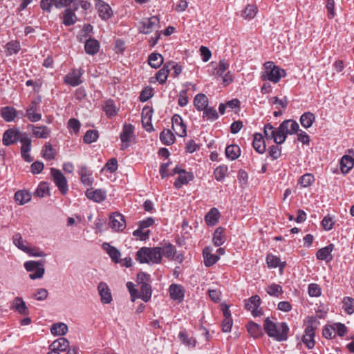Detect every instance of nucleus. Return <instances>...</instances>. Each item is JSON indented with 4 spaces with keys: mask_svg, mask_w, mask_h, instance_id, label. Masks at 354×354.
Here are the masks:
<instances>
[{
    "mask_svg": "<svg viewBox=\"0 0 354 354\" xmlns=\"http://www.w3.org/2000/svg\"><path fill=\"white\" fill-rule=\"evenodd\" d=\"M264 330L268 335L274 339L281 342L286 340L289 328L286 323H274L269 317L264 321Z\"/></svg>",
    "mask_w": 354,
    "mask_h": 354,
    "instance_id": "nucleus-1",
    "label": "nucleus"
},
{
    "mask_svg": "<svg viewBox=\"0 0 354 354\" xmlns=\"http://www.w3.org/2000/svg\"><path fill=\"white\" fill-rule=\"evenodd\" d=\"M285 70L275 65L273 62H267L263 64V70L261 74L262 80H268L274 84L278 83L282 77H286Z\"/></svg>",
    "mask_w": 354,
    "mask_h": 354,
    "instance_id": "nucleus-2",
    "label": "nucleus"
},
{
    "mask_svg": "<svg viewBox=\"0 0 354 354\" xmlns=\"http://www.w3.org/2000/svg\"><path fill=\"white\" fill-rule=\"evenodd\" d=\"M136 260L141 263H159L161 261L160 248H140L136 253Z\"/></svg>",
    "mask_w": 354,
    "mask_h": 354,
    "instance_id": "nucleus-3",
    "label": "nucleus"
},
{
    "mask_svg": "<svg viewBox=\"0 0 354 354\" xmlns=\"http://www.w3.org/2000/svg\"><path fill=\"white\" fill-rule=\"evenodd\" d=\"M283 127V124H280L279 127L275 129L271 124H266L263 128L265 137L267 139H273L277 145L283 143L287 138Z\"/></svg>",
    "mask_w": 354,
    "mask_h": 354,
    "instance_id": "nucleus-4",
    "label": "nucleus"
},
{
    "mask_svg": "<svg viewBox=\"0 0 354 354\" xmlns=\"http://www.w3.org/2000/svg\"><path fill=\"white\" fill-rule=\"evenodd\" d=\"M44 261H28L24 263L25 269L31 272L29 278L32 280L41 279L45 273Z\"/></svg>",
    "mask_w": 354,
    "mask_h": 354,
    "instance_id": "nucleus-5",
    "label": "nucleus"
},
{
    "mask_svg": "<svg viewBox=\"0 0 354 354\" xmlns=\"http://www.w3.org/2000/svg\"><path fill=\"white\" fill-rule=\"evenodd\" d=\"M178 174V177L174 183V186L176 189H180L183 185H187L189 182L194 179V174L192 172L185 171L178 167H176L173 169V173L170 175Z\"/></svg>",
    "mask_w": 354,
    "mask_h": 354,
    "instance_id": "nucleus-6",
    "label": "nucleus"
},
{
    "mask_svg": "<svg viewBox=\"0 0 354 354\" xmlns=\"http://www.w3.org/2000/svg\"><path fill=\"white\" fill-rule=\"evenodd\" d=\"M50 174L53 177V181L58 187L59 190L63 194H66L68 189L67 180L64 174L61 172L60 170L55 168H52L50 169Z\"/></svg>",
    "mask_w": 354,
    "mask_h": 354,
    "instance_id": "nucleus-7",
    "label": "nucleus"
},
{
    "mask_svg": "<svg viewBox=\"0 0 354 354\" xmlns=\"http://www.w3.org/2000/svg\"><path fill=\"white\" fill-rule=\"evenodd\" d=\"M160 27V19L157 16H153L146 18L141 22V26L139 28L140 32L143 34H149L155 28Z\"/></svg>",
    "mask_w": 354,
    "mask_h": 354,
    "instance_id": "nucleus-8",
    "label": "nucleus"
},
{
    "mask_svg": "<svg viewBox=\"0 0 354 354\" xmlns=\"http://www.w3.org/2000/svg\"><path fill=\"white\" fill-rule=\"evenodd\" d=\"M95 8L99 17L102 20L106 21L113 16V10L111 6L102 0H95Z\"/></svg>",
    "mask_w": 354,
    "mask_h": 354,
    "instance_id": "nucleus-9",
    "label": "nucleus"
},
{
    "mask_svg": "<svg viewBox=\"0 0 354 354\" xmlns=\"http://www.w3.org/2000/svg\"><path fill=\"white\" fill-rule=\"evenodd\" d=\"M172 129L180 137L187 135L186 125L183 123L182 118L179 115H174L171 118Z\"/></svg>",
    "mask_w": 354,
    "mask_h": 354,
    "instance_id": "nucleus-10",
    "label": "nucleus"
},
{
    "mask_svg": "<svg viewBox=\"0 0 354 354\" xmlns=\"http://www.w3.org/2000/svg\"><path fill=\"white\" fill-rule=\"evenodd\" d=\"M260 304L261 299L259 296L254 295L251 297L248 301L245 302V307L247 310L252 312L253 316L257 317L262 314L261 310L259 308Z\"/></svg>",
    "mask_w": 354,
    "mask_h": 354,
    "instance_id": "nucleus-11",
    "label": "nucleus"
},
{
    "mask_svg": "<svg viewBox=\"0 0 354 354\" xmlns=\"http://www.w3.org/2000/svg\"><path fill=\"white\" fill-rule=\"evenodd\" d=\"M109 226L115 231H122L126 227L123 216L119 213L113 214L110 216Z\"/></svg>",
    "mask_w": 354,
    "mask_h": 354,
    "instance_id": "nucleus-12",
    "label": "nucleus"
},
{
    "mask_svg": "<svg viewBox=\"0 0 354 354\" xmlns=\"http://www.w3.org/2000/svg\"><path fill=\"white\" fill-rule=\"evenodd\" d=\"M83 74L82 69L73 70L64 77V81L65 84L71 86H77L82 83L81 76Z\"/></svg>",
    "mask_w": 354,
    "mask_h": 354,
    "instance_id": "nucleus-13",
    "label": "nucleus"
},
{
    "mask_svg": "<svg viewBox=\"0 0 354 354\" xmlns=\"http://www.w3.org/2000/svg\"><path fill=\"white\" fill-rule=\"evenodd\" d=\"M97 290L100 297V301L104 304H110L112 300V295L108 285L104 282L99 283Z\"/></svg>",
    "mask_w": 354,
    "mask_h": 354,
    "instance_id": "nucleus-14",
    "label": "nucleus"
},
{
    "mask_svg": "<svg viewBox=\"0 0 354 354\" xmlns=\"http://www.w3.org/2000/svg\"><path fill=\"white\" fill-rule=\"evenodd\" d=\"M133 134V127L131 124H125L123 127L122 132L120 134L122 142L121 149L124 150L129 147V142L131 141Z\"/></svg>",
    "mask_w": 354,
    "mask_h": 354,
    "instance_id": "nucleus-15",
    "label": "nucleus"
},
{
    "mask_svg": "<svg viewBox=\"0 0 354 354\" xmlns=\"http://www.w3.org/2000/svg\"><path fill=\"white\" fill-rule=\"evenodd\" d=\"M39 102L33 100L30 102L28 108L26 109V115L28 120L32 122H36L41 119V115L37 113Z\"/></svg>",
    "mask_w": 354,
    "mask_h": 354,
    "instance_id": "nucleus-16",
    "label": "nucleus"
},
{
    "mask_svg": "<svg viewBox=\"0 0 354 354\" xmlns=\"http://www.w3.org/2000/svg\"><path fill=\"white\" fill-rule=\"evenodd\" d=\"M20 142L22 144L21 147V153L22 157L26 162H31L32 159L29 153L31 149V140L26 136H21L20 138Z\"/></svg>",
    "mask_w": 354,
    "mask_h": 354,
    "instance_id": "nucleus-17",
    "label": "nucleus"
},
{
    "mask_svg": "<svg viewBox=\"0 0 354 354\" xmlns=\"http://www.w3.org/2000/svg\"><path fill=\"white\" fill-rule=\"evenodd\" d=\"M28 127L31 129L32 135L37 138L46 139L50 134V129L45 125L29 124Z\"/></svg>",
    "mask_w": 354,
    "mask_h": 354,
    "instance_id": "nucleus-18",
    "label": "nucleus"
},
{
    "mask_svg": "<svg viewBox=\"0 0 354 354\" xmlns=\"http://www.w3.org/2000/svg\"><path fill=\"white\" fill-rule=\"evenodd\" d=\"M20 132L19 131L10 129L4 132L2 142L3 145L9 146L15 143L18 140H20Z\"/></svg>",
    "mask_w": 354,
    "mask_h": 354,
    "instance_id": "nucleus-19",
    "label": "nucleus"
},
{
    "mask_svg": "<svg viewBox=\"0 0 354 354\" xmlns=\"http://www.w3.org/2000/svg\"><path fill=\"white\" fill-rule=\"evenodd\" d=\"M315 328L313 326H308L305 329L304 335L302 337V342L306 344L308 348H313L315 346Z\"/></svg>",
    "mask_w": 354,
    "mask_h": 354,
    "instance_id": "nucleus-20",
    "label": "nucleus"
},
{
    "mask_svg": "<svg viewBox=\"0 0 354 354\" xmlns=\"http://www.w3.org/2000/svg\"><path fill=\"white\" fill-rule=\"evenodd\" d=\"M10 308L21 315H26L28 314L26 304L21 297H15L12 301Z\"/></svg>",
    "mask_w": 354,
    "mask_h": 354,
    "instance_id": "nucleus-21",
    "label": "nucleus"
},
{
    "mask_svg": "<svg viewBox=\"0 0 354 354\" xmlns=\"http://www.w3.org/2000/svg\"><path fill=\"white\" fill-rule=\"evenodd\" d=\"M86 196L88 198L95 202L100 203L106 198V192L102 189H88L86 192Z\"/></svg>",
    "mask_w": 354,
    "mask_h": 354,
    "instance_id": "nucleus-22",
    "label": "nucleus"
},
{
    "mask_svg": "<svg viewBox=\"0 0 354 354\" xmlns=\"http://www.w3.org/2000/svg\"><path fill=\"white\" fill-rule=\"evenodd\" d=\"M212 250L211 247H206L203 250L204 263L207 267L212 266L219 260L217 254H212Z\"/></svg>",
    "mask_w": 354,
    "mask_h": 354,
    "instance_id": "nucleus-23",
    "label": "nucleus"
},
{
    "mask_svg": "<svg viewBox=\"0 0 354 354\" xmlns=\"http://www.w3.org/2000/svg\"><path fill=\"white\" fill-rule=\"evenodd\" d=\"M334 249L333 244H329L328 245L319 249L316 254V257L318 259L326 261L328 262L332 260L333 257L331 254L332 251Z\"/></svg>",
    "mask_w": 354,
    "mask_h": 354,
    "instance_id": "nucleus-24",
    "label": "nucleus"
},
{
    "mask_svg": "<svg viewBox=\"0 0 354 354\" xmlns=\"http://www.w3.org/2000/svg\"><path fill=\"white\" fill-rule=\"evenodd\" d=\"M69 347V342L64 337H60L54 341L49 346L50 350L60 352L66 351Z\"/></svg>",
    "mask_w": 354,
    "mask_h": 354,
    "instance_id": "nucleus-25",
    "label": "nucleus"
},
{
    "mask_svg": "<svg viewBox=\"0 0 354 354\" xmlns=\"http://www.w3.org/2000/svg\"><path fill=\"white\" fill-rule=\"evenodd\" d=\"M77 9L75 6L74 10L70 8L66 9L62 15V22L66 26H71L74 24L77 21V16L75 14V11Z\"/></svg>",
    "mask_w": 354,
    "mask_h": 354,
    "instance_id": "nucleus-26",
    "label": "nucleus"
},
{
    "mask_svg": "<svg viewBox=\"0 0 354 354\" xmlns=\"http://www.w3.org/2000/svg\"><path fill=\"white\" fill-rule=\"evenodd\" d=\"M78 174L80 176L81 182L86 186H91L93 184L92 172L90 171L86 166H82Z\"/></svg>",
    "mask_w": 354,
    "mask_h": 354,
    "instance_id": "nucleus-27",
    "label": "nucleus"
},
{
    "mask_svg": "<svg viewBox=\"0 0 354 354\" xmlns=\"http://www.w3.org/2000/svg\"><path fill=\"white\" fill-rule=\"evenodd\" d=\"M354 166V158L344 155L342 157L340 160V169L342 173H348Z\"/></svg>",
    "mask_w": 354,
    "mask_h": 354,
    "instance_id": "nucleus-28",
    "label": "nucleus"
},
{
    "mask_svg": "<svg viewBox=\"0 0 354 354\" xmlns=\"http://www.w3.org/2000/svg\"><path fill=\"white\" fill-rule=\"evenodd\" d=\"M151 117L152 110L149 108H144L142 112V123L147 131L152 129Z\"/></svg>",
    "mask_w": 354,
    "mask_h": 354,
    "instance_id": "nucleus-29",
    "label": "nucleus"
},
{
    "mask_svg": "<svg viewBox=\"0 0 354 354\" xmlns=\"http://www.w3.org/2000/svg\"><path fill=\"white\" fill-rule=\"evenodd\" d=\"M14 199L19 205H23L31 200V194L26 190H19L15 192Z\"/></svg>",
    "mask_w": 354,
    "mask_h": 354,
    "instance_id": "nucleus-30",
    "label": "nucleus"
},
{
    "mask_svg": "<svg viewBox=\"0 0 354 354\" xmlns=\"http://www.w3.org/2000/svg\"><path fill=\"white\" fill-rule=\"evenodd\" d=\"M170 297L174 300L181 301L184 297V291L183 287L180 285L172 284L169 287Z\"/></svg>",
    "mask_w": 354,
    "mask_h": 354,
    "instance_id": "nucleus-31",
    "label": "nucleus"
},
{
    "mask_svg": "<svg viewBox=\"0 0 354 354\" xmlns=\"http://www.w3.org/2000/svg\"><path fill=\"white\" fill-rule=\"evenodd\" d=\"M284 125L285 133L288 135H292L299 131V126L298 123L292 120H286L281 123Z\"/></svg>",
    "mask_w": 354,
    "mask_h": 354,
    "instance_id": "nucleus-32",
    "label": "nucleus"
},
{
    "mask_svg": "<svg viewBox=\"0 0 354 354\" xmlns=\"http://www.w3.org/2000/svg\"><path fill=\"white\" fill-rule=\"evenodd\" d=\"M266 263L269 268H276L279 267L281 270L283 269L286 266V262H281L279 257L269 254L266 257Z\"/></svg>",
    "mask_w": 354,
    "mask_h": 354,
    "instance_id": "nucleus-33",
    "label": "nucleus"
},
{
    "mask_svg": "<svg viewBox=\"0 0 354 354\" xmlns=\"http://www.w3.org/2000/svg\"><path fill=\"white\" fill-rule=\"evenodd\" d=\"M252 145L257 152L259 153H263L265 152L266 143L261 133H255L254 135Z\"/></svg>",
    "mask_w": 354,
    "mask_h": 354,
    "instance_id": "nucleus-34",
    "label": "nucleus"
},
{
    "mask_svg": "<svg viewBox=\"0 0 354 354\" xmlns=\"http://www.w3.org/2000/svg\"><path fill=\"white\" fill-rule=\"evenodd\" d=\"M194 104L197 110L203 111L207 107L208 99L204 94H197L194 97Z\"/></svg>",
    "mask_w": 354,
    "mask_h": 354,
    "instance_id": "nucleus-35",
    "label": "nucleus"
},
{
    "mask_svg": "<svg viewBox=\"0 0 354 354\" xmlns=\"http://www.w3.org/2000/svg\"><path fill=\"white\" fill-rule=\"evenodd\" d=\"M84 48L87 54L95 55L100 50V43L95 39H89L86 40Z\"/></svg>",
    "mask_w": 354,
    "mask_h": 354,
    "instance_id": "nucleus-36",
    "label": "nucleus"
},
{
    "mask_svg": "<svg viewBox=\"0 0 354 354\" xmlns=\"http://www.w3.org/2000/svg\"><path fill=\"white\" fill-rule=\"evenodd\" d=\"M178 338L182 344L189 348H194L196 346V340L194 337H189L185 330L179 333Z\"/></svg>",
    "mask_w": 354,
    "mask_h": 354,
    "instance_id": "nucleus-37",
    "label": "nucleus"
},
{
    "mask_svg": "<svg viewBox=\"0 0 354 354\" xmlns=\"http://www.w3.org/2000/svg\"><path fill=\"white\" fill-rule=\"evenodd\" d=\"M102 248L106 251L113 262L118 263L119 258L120 257V252L116 248L111 246L108 243H104L102 244Z\"/></svg>",
    "mask_w": 354,
    "mask_h": 354,
    "instance_id": "nucleus-38",
    "label": "nucleus"
},
{
    "mask_svg": "<svg viewBox=\"0 0 354 354\" xmlns=\"http://www.w3.org/2000/svg\"><path fill=\"white\" fill-rule=\"evenodd\" d=\"M170 62L166 63L163 67L157 72L156 77L160 84H162L167 81L170 71Z\"/></svg>",
    "mask_w": 354,
    "mask_h": 354,
    "instance_id": "nucleus-39",
    "label": "nucleus"
},
{
    "mask_svg": "<svg viewBox=\"0 0 354 354\" xmlns=\"http://www.w3.org/2000/svg\"><path fill=\"white\" fill-rule=\"evenodd\" d=\"M1 117L6 122H11L17 117V111L12 106H6L1 109Z\"/></svg>",
    "mask_w": 354,
    "mask_h": 354,
    "instance_id": "nucleus-40",
    "label": "nucleus"
},
{
    "mask_svg": "<svg viewBox=\"0 0 354 354\" xmlns=\"http://www.w3.org/2000/svg\"><path fill=\"white\" fill-rule=\"evenodd\" d=\"M241 154V150L238 145H229L225 149V155L227 158L234 160L239 158Z\"/></svg>",
    "mask_w": 354,
    "mask_h": 354,
    "instance_id": "nucleus-41",
    "label": "nucleus"
},
{
    "mask_svg": "<svg viewBox=\"0 0 354 354\" xmlns=\"http://www.w3.org/2000/svg\"><path fill=\"white\" fill-rule=\"evenodd\" d=\"M140 292L139 295V298L142 299L145 302H147L150 300L152 295L151 287L149 283H145V285H141L140 286Z\"/></svg>",
    "mask_w": 354,
    "mask_h": 354,
    "instance_id": "nucleus-42",
    "label": "nucleus"
},
{
    "mask_svg": "<svg viewBox=\"0 0 354 354\" xmlns=\"http://www.w3.org/2000/svg\"><path fill=\"white\" fill-rule=\"evenodd\" d=\"M219 212L216 208H212L205 215V220L208 225H214L218 221Z\"/></svg>",
    "mask_w": 354,
    "mask_h": 354,
    "instance_id": "nucleus-43",
    "label": "nucleus"
},
{
    "mask_svg": "<svg viewBox=\"0 0 354 354\" xmlns=\"http://www.w3.org/2000/svg\"><path fill=\"white\" fill-rule=\"evenodd\" d=\"M149 64L154 68H159L163 63V57L159 53H153L149 56Z\"/></svg>",
    "mask_w": 354,
    "mask_h": 354,
    "instance_id": "nucleus-44",
    "label": "nucleus"
},
{
    "mask_svg": "<svg viewBox=\"0 0 354 354\" xmlns=\"http://www.w3.org/2000/svg\"><path fill=\"white\" fill-rule=\"evenodd\" d=\"M315 120V116L310 112L304 113L300 118L301 124L304 128H310Z\"/></svg>",
    "mask_w": 354,
    "mask_h": 354,
    "instance_id": "nucleus-45",
    "label": "nucleus"
},
{
    "mask_svg": "<svg viewBox=\"0 0 354 354\" xmlns=\"http://www.w3.org/2000/svg\"><path fill=\"white\" fill-rule=\"evenodd\" d=\"M213 243L215 246H220L225 243V239L224 236V229L223 227H218L213 235Z\"/></svg>",
    "mask_w": 354,
    "mask_h": 354,
    "instance_id": "nucleus-46",
    "label": "nucleus"
},
{
    "mask_svg": "<svg viewBox=\"0 0 354 354\" xmlns=\"http://www.w3.org/2000/svg\"><path fill=\"white\" fill-rule=\"evenodd\" d=\"M257 11V7L255 5L249 4L242 11L241 16L245 19H251L256 16Z\"/></svg>",
    "mask_w": 354,
    "mask_h": 354,
    "instance_id": "nucleus-47",
    "label": "nucleus"
},
{
    "mask_svg": "<svg viewBox=\"0 0 354 354\" xmlns=\"http://www.w3.org/2000/svg\"><path fill=\"white\" fill-rule=\"evenodd\" d=\"M248 331L249 334L254 338H258L263 335L261 326L254 322H250L248 324Z\"/></svg>",
    "mask_w": 354,
    "mask_h": 354,
    "instance_id": "nucleus-48",
    "label": "nucleus"
},
{
    "mask_svg": "<svg viewBox=\"0 0 354 354\" xmlns=\"http://www.w3.org/2000/svg\"><path fill=\"white\" fill-rule=\"evenodd\" d=\"M160 140L166 145H170L174 142L175 136L169 129H165L160 134Z\"/></svg>",
    "mask_w": 354,
    "mask_h": 354,
    "instance_id": "nucleus-49",
    "label": "nucleus"
},
{
    "mask_svg": "<svg viewBox=\"0 0 354 354\" xmlns=\"http://www.w3.org/2000/svg\"><path fill=\"white\" fill-rule=\"evenodd\" d=\"M50 331L55 335H64L68 331V326L64 323L54 324L51 326Z\"/></svg>",
    "mask_w": 354,
    "mask_h": 354,
    "instance_id": "nucleus-50",
    "label": "nucleus"
},
{
    "mask_svg": "<svg viewBox=\"0 0 354 354\" xmlns=\"http://www.w3.org/2000/svg\"><path fill=\"white\" fill-rule=\"evenodd\" d=\"M161 250V257L165 256L169 259L174 258L176 254V249L171 244H166L162 247H160Z\"/></svg>",
    "mask_w": 354,
    "mask_h": 354,
    "instance_id": "nucleus-51",
    "label": "nucleus"
},
{
    "mask_svg": "<svg viewBox=\"0 0 354 354\" xmlns=\"http://www.w3.org/2000/svg\"><path fill=\"white\" fill-rule=\"evenodd\" d=\"M214 174L215 178L218 181L222 180L225 176L228 174V168L225 165H221L217 167L214 171Z\"/></svg>",
    "mask_w": 354,
    "mask_h": 354,
    "instance_id": "nucleus-52",
    "label": "nucleus"
},
{
    "mask_svg": "<svg viewBox=\"0 0 354 354\" xmlns=\"http://www.w3.org/2000/svg\"><path fill=\"white\" fill-rule=\"evenodd\" d=\"M343 308L348 315H352L354 313V299L349 297H344Z\"/></svg>",
    "mask_w": 354,
    "mask_h": 354,
    "instance_id": "nucleus-53",
    "label": "nucleus"
},
{
    "mask_svg": "<svg viewBox=\"0 0 354 354\" xmlns=\"http://www.w3.org/2000/svg\"><path fill=\"white\" fill-rule=\"evenodd\" d=\"M49 194V187L47 183H41L34 193L35 196L43 198Z\"/></svg>",
    "mask_w": 354,
    "mask_h": 354,
    "instance_id": "nucleus-54",
    "label": "nucleus"
},
{
    "mask_svg": "<svg viewBox=\"0 0 354 354\" xmlns=\"http://www.w3.org/2000/svg\"><path fill=\"white\" fill-rule=\"evenodd\" d=\"M99 133L97 130H88L84 136V142L86 144H91L97 140Z\"/></svg>",
    "mask_w": 354,
    "mask_h": 354,
    "instance_id": "nucleus-55",
    "label": "nucleus"
},
{
    "mask_svg": "<svg viewBox=\"0 0 354 354\" xmlns=\"http://www.w3.org/2000/svg\"><path fill=\"white\" fill-rule=\"evenodd\" d=\"M42 154L43 157L48 160L54 159L55 156V150L50 144L45 145L43 147Z\"/></svg>",
    "mask_w": 354,
    "mask_h": 354,
    "instance_id": "nucleus-56",
    "label": "nucleus"
},
{
    "mask_svg": "<svg viewBox=\"0 0 354 354\" xmlns=\"http://www.w3.org/2000/svg\"><path fill=\"white\" fill-rule=\"evenodd\" d=\"M13 243L14 244L22 251H28V247L25 245L24 241L22 239L21 235L19 233L15 234L13 237Z\"/></svg>",
    "mask_w": 354,
    "mask_h": 354,
    "instance_id": "nucleus-57",
    "label": "nucleus"
},
{
    "mask_svg": "<svg viewBox=\"0 0 354 354\" xmlns=\"http://www.w3.org/2000/svg\"><path fill=\"white\" fill-rule=\"evenodd\" d=\"M314 180L315 178L312 174H306L299 178V183L301 187H308L313 184Z\"/></svg>",
    "mask_w": 354,
    "mask_h": 354,
    "instance_id": "nucleus-58",
    "label": "nucleus"
},
{
    "mask_svg": "<svg viewBox=\"0 0 354 354\" xmlns=\"http://www.w3.org/2000/svg\"><path fill=\"white\" fill-rule=\"evenodd\" d=\"M268 153L272 160H277L281 155V149L277 145H272L268 148Z\"/></svg>",
    "mask_w": 354,
    "mask_h": 354,
    "instance_id": "nucleus-59",
    "label": "nucleus"
},
{
    "mask_svg": "<svg viewBox=\"0 0 354 354\" xmlns=\"http://www.w3.org/2000/svg\"><path fill=\"white\" fill-rule=\"evenodd\" d=\"M266 290L267 293L271 296H275L278 297L280 294L282 293V288L277 284H272L270 286H268Z\"/></svg>",
    "mask_w": 354,
    "mask_h": 354,
    "instance_id": "nucleus-60",
    "label": "nucleus"
},
{
    "mask_svg": "<svg viewBox=\"0 0 354 354\" xmlns=\"http://www.w3.org/2000/svg\"><path fill=\"white\" fill-rule=\"evenodd\" d=\"M104 110L109 117H112L117 114L116 107L113 102L111 100H109L106 102L104 106Z\"/></svg>",
    "mask_w": 354,
    "mask_h": 354,
    "instance_id": "nucleus-61",
    "label": "nucleus"
},
{
    "mask_svg": "<svg viewBox=\"0 0 354 354\" xmlns=\"http://www.w3.org/2000/svg\"><path fill=\"white\" fill-rule=\"evenodd\" d=\"M20 49V45L17 41H10L6 44L7 53L9 55L18 53Z\"/></svg>",
    "mask_w": 354,
    "mask_h": 354,
    "instance_id": "nucleus-62",
    "label": "nucleus"
},
{
    "mask_svg": "<svg viewBox=\"0 0 354 354\" xmlns=\"http://www.w3.org/2000/svg\"><path fill=\"white\" fill-rule=\"evenodd\" d=\"M48 296V292L46 288H39L36 290L33 297L37 301H44Z\"/></svg>",
    "mask_w": 354,
    "mask_h": 354,
    "instance_id": "nucleus-63",
    "label": "nucleus"
},
{
    "mask_svg": "<svg viewBox=\"0 0 354 354\" xmlns=\"http://www.w3.org/2000/svg\"><path fill=\"white\" fill-rule=\"evenodd\" d=\"M322 333L323 336L327 339H331L334 337L336 335L334 324L326 326L323 329Z\"/></svg>",
    "mask_w": 354,
    "mask_h": 354,
    "instance_id": "nucleus-64",
    "label": "nucleus"
}]
</instances>
